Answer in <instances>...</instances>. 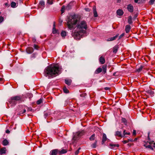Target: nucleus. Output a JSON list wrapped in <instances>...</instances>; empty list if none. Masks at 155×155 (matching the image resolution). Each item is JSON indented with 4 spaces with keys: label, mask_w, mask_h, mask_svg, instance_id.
<instances>
[{
    "label": "nucleus",
    "mask_w": 155,
    "mask_h": 155,
    "mask_svg": "<svg viewBox=\"0 0 155 155\" xmlns=\"http://www.w3.org/2000/svg\"><path fill=\"white\" fill-rule=\"evenodd\" d=\"M79 19L78 16L75 14L71 15L67 20L68 27L71 30L75 29V33L80 35L85 33L87 28V22L84 21H78Z\"/></svg>",
    "instance_id": "f257e3e1"
},
{
    "label": "nucleus",
    "mask_w": 155,
    "mask_h": 155,
    "mask_svg": "<svg viewBox=\"0 0 155 155\" xmlns=\"http://www.w3.org/2000/svg\"><path fill=\"white\" fill-rule=\"evenodd\" d=\"M58 72V65L53 64L45 68L44 71V75L48 78H51L57 76Z\"/></svg>",
    "instance_id": "f03ea898"
},
{
    "label": "nucleus",
    "mask_w": 155,
    "mask_h": 155,
    "mask_svg": "<svg viewBox=\"0 0 155 155\" xmlns=\"http://www.w3.org/2000/svg\"><path fill=\"white\" fill-rule=\"evenodd\" d=\"M23 101V99L21 96H15L11 97L8 100V106L9 107L15 106L17 102H21Z\"/></svg>",
    "instance_id": "7ed1b4c3"
},
{
    "label": "nucleus",
    "mask_w": 155,
    "mask_h": 155,
    "mask_svg": "<svg viewBox=\"0 0 155 155\" xmlns=\"http://www.w3.org/2000/svg\"><path fill=\"white\" fill-rule=\"evenodd\" d=\"M21 109H20L19 110L18 114L19 115H22L26 112V110L27 109L26 108V106L24 105H21Z\"/></svg>",
    "instance_id": "20e7f679"
},
{
    "label": "nucleus",
    "mask_w": 155,
    "mask_h": 155,
    "mask_svg": "<svg viewBox=\"0 0 155 155\" xmlns=\"http://www.w3.org/2000/svg\"><path fill=\"white\" fill-rule=\"evenodd\" d=\"M83 133V131H78L74 136L73 138V140H78L80 136L82 135Z\"/></svg>",
    "instance_id": "39448f33"
},
{
    "label": "nucleus",
    "mask_w": 155,
    "mask_h": 155,
    "mask_svg": "<svg viewBox=\"0 0 155 155\" xmlns=\"http://www.w3.org/2000/svg\"><path fill=\"white\" fill-rule=\"evenodd\" d=\"M127 8L128 11L130 12H132L134 11V7L131 4H129L127 5Z\"/></svg>",
    "instance_id": "423d86ee"
},
{
    "label": "nucleus",
    "mask_w": 155,
    "mask_h": 155,
    "mask_svg": "<svg viewBox=\"0 0 155 155\" xmlns=\"http://www.w3.org/2000/svg\"><path fill=\"white\" fill-rule=\"evenodd\" d=\"M119 35V34H117L116 35L114 36L110 37V38H107V41H113L115 40L118 37Z\"/></svg>",
    "instance_id": "0eeeda50"
},
{
    "label": "nucleus",
    "mask_w": 155,
    "mask_h": 155,
    "mask_svg": "<svg viewBox=\"0 0 155 155\" xmlns=\"http://www.w3.org/2000/svg\"><path fill=\"white\" fill-rule=\"evenodd\" d=\"M38 6L39 8L41 9H43L45 6V2L43 1H40Z\"/></svg>",
    "instance_id": "6e6552de"
},
{
    "label": "nucleus",
    "mask_w": 155,
    "mask_h": 155,
    "mask_svg": "<svg viewBox=\"0 0 155 155\" xmlns=\"http://www.w3.org/2000/svg\"><path fill=\"white\" fill-rule=\"evenodd\" d=\"M107 140V136H106V134L104 133L103 134L102 141L101 142V144H104L105 141Z\"/></svg>",
    "instance_id": "1a4fd4ad"
},
{
    "label": "nucleus",
    "mask_w": 155,
    "mask_h": 155,
    "mask_svg": "<svg viewBox=\"0 0 155 155\" xmlns=\"http://www.w3.org/2000/svg\"><path fill=\"white\" fill-rule=\"evenodd\" d=\"M65 83L68 86L70 85L72 83V81L71 79H65Z\"/></svg>",
    "instance_id": "9d476101"
},
{
    "label": "nucleus",
    "mask_w": 155,
    "mask_h": 155,
    "mask_svg": "<svg viewBox=\"0 0 155 155\" xmlns=\"http://www.w3.org/2000/svg\"><path fill=\"white\" fill-rule=\"evenodd\" d=\"M57 149H54L51 150L50 153V155H56L58 153Z\"/></svg>",
    "instance_id": "9b49d317"
},
{
    "label": "nucleus",
    "mask_w": 155,
    "mask_h": 155,
    "mask_svg": "<svg viewBox=\"0 0 155 155\" xmlns=\"http://www.w3.org/2000/svg\"><path fill=\"white\" fill-rule=\"evenodd\" d=\"M26 51L27 53L28 54H31L33 51V49L31 47H28L26 49Z\"/></svg>",
    "instance_id": "f8f14e48"
},
{
    "label": "nucleus",
    "mask_w": 155,
    "mask_h": 155,
    "mask_svg": "<svg viewBox=\"0 0 155 155\" xmlns=\"http://www.w3.org/2000/svg\"><path fill=\"white\" fill-rule=\"evenodd\" d=\"M131 28V27L130 25H127L126 26L125 31L126 33H128L130 31Z\"/></svg>",
    "instance_id": "ddd939ff"
},
{
    "label": "nucleus",
    "mask_w": 155,
    "mask_h": 155,
    "mask_svg": "<svg viewBox=\"0 0 155 155\" xmlns=\"http://www.w3.org/2000/svg\"><path fill=\"white\" fill-rule=\"evenodd\" d=\"M115 135L116 136H117L120 137H124V136H123L121 134V132L118 131L116 132Z\"/></svg>",
    "instance_id": "4468645a"
},
{
    "label": "nucleus",
    "mask_w": 155,
    "mask_h": 155,
    "mask_svg": "<svg viewBox=\"0 0 155 155\" xmlns=\"http://www.w3.org/2000/svg\"><path fill=\"white\" fill-rule=\"evenodd\" d=\"M119 145L118 144H113L110 143V148L112 149H114L115 147H119Z\"/></svg>",
    "instance_id": "2eb2a0df"
},
{
    "label": "nucleus",
    "mask_w": 155,
    "mask_h": 155,
    "mask_svg": "<svg viewBox=\"0 0 155 155\" xmlns=\"http://www.w3.org/2000/svg\"><path fill=\"white\" fill-rule=\"evenodd\" d=\"M117 15L119 16L122 15L124 14L123 11L121 9H118L117 11Z\"/></svg>",
    "instance_id": "dca6fc26"
},
{
    "label": "nucleus",
    "mask_w": 155,
    "mask_h": 155,
    "mask_svg": "<svg viewBox=\"0 0 155 155\" xmlns=\"http://www.w3.org/2000/svg\"><path fill=\"white\" fill-rule=\"evenodd\" d=\"M94 16V17H97V14L96 10V7L95 6H94L93 8Z\"/></svg>",
    "instance_id": "f3484780"
},
{
    "label": "nucleus",
    "mask_w": 155,
    "mask_h": 155,
    "mask_svg": "<svg viewBox=\"0 0 155 155\" xmlns=\"http://www.w3.org/2000/svg\"><path fill=\"white\" fill-rule=\"evenodd\" d=\"M99 61L101 64H104L105 62L104 58L102 56H101L99 58Z\"/></svg>",
    "instance_id": "a211bd4d"
},
{
    "label": "nucleus",
    "mask_w": 155,
    "mask_h": 155,
    "mask_svg": "<svg viewBox=\"0 0 155 155\" xmlns=\"http://www.w3.org/2000/svg\"><path fill=\"white\" fill-rule=\"evenodd\" d=\"M63 92L65 94H68L69 93V90L67 88L66 86H64L63 88Z\"/></svg>",
    "instance_id": "6ab92c4d"
},
{
    "label": "nucleus",
    "mask_w": 155,
    "mask_h": 155,
    "mask_svg": "<svg viewBox=\"0 0 155 155\" xmlns=\"http://www.w3.org/2000/svg\"><path fill=\"white\" fill-rule=\"evenodd\" d=\"M132 18L131 16H130L128 17V22L130 24H131L133 23Z\"/></svg>",
    "instance_id": "aec40b11"
},
{
    "label": "nucleus",
    "mask_w": 155,
    "mask_h": 155,
    "mask_svg": "<svg viewBox=\"0 0 155 155\" xmlns=\"http://www.w3.org/2000/svg\"><path fill=\"white\" fill-rule=\"evenodd\" d=\"M118 48V45L115 46L113 48V52L114 53H116L117 52Z\"/></svg>",
    "instance_id": "412c9836"
},
{
    "label": "nucleus",
    "mask_w": 155,
    "mask_h": 155,
    "mask_svg": "<svg viewBox=\"0 0 155 155\" xmlns=\"http://www.w3.org/2000/svg\"><path fill=\"white\" fill-rule=\"evenodd\" d=\"M8 143L9 142L8 140H7L5 139L3 141L2 144L4 146H6L8 144Z\"/></svg>",
    "instance_id": "4be33fe9"
},
{
    "label": "nucleus",
    "mask_w": 155,
    "mask_h": 155,
    "mask_svg": "<svg viewBox=\"0 0 155 155\" xmlns=\"http://www.w3.org/2000/svg\"><path fill=\"white\" fill-rule=\"evenodd\" d=\"M97 140H96L95 141V142L91 145V147L93 148H95L97 147Z\"/></svg>",
    "instance_id": "5701e85b"
},
{
    "label": "nucleus",
    "mask_w": 155,
    "mask_h": 155,
    "mask_svg": "<svg viewBox=\"0 0 155 155\" xmlns=\"http://www.w3.org/2000/svg\"><path fill=\"white\" fill-rule=\"evenodd\" d=\"M55 27V23H54V25H53V29H52V33L54 34H56L57 32V30L56 29Z\"/></svg>",
    "instance_id": "b1692460"
},
{
    "label": "nucleus",
    "mask_w": 155,
    "mask_h": 155,
    "mask_svg": "<svg viewBox=\"0 0 155 155\" xmlns=\"http://www.w3.org/2000/svg\"><path fill=\"white\" fill-rule=\"evenodd\" d=\"M5 152L6 150L5 148H3L0 149V154H1L5 153Z\"/></svg>",
    "instance_id": "393cba45"
},
{
    "label": "nucleus",
    "mask_w": 155,
    "mask_h": 155,
    "mask_svg": "<svg viewBox=\"0 0 155 155\" xmlns=\"http://www.w3.org/2000/svg\"><path fill=\"white\" fill-rule=\"evenodd\" d=\"M67 152V150L62 149L61 151H59V153L61 154H64L66 153Z\"/></svg>",
    "instance_id": "a878e982"
},
{
    "label": "nucleus",
    "mask_w": 155,
    "mask_h": 155,
    "mask_svg": "<svg viewBox=\"0 0 155 155\" xmlns=\"http://www.w3.org/2000/svg\"><path fill=\"white\" fill-rule=\"evenodd\" d=\"M95 138V134H93L90 137L89 139L91 141L94 140Z\"/></svg>",
    "instance_id": "bb28decb"
},
{
    "label": "nucleus",
    "mask_w": 155,
    "mask_h": 155,
    "mask_svg": "<svg viewBox=\"0 0 155 155\" xmlns=\"http://www.w3.org/2000/svg\"><path fill=\"white\" fill-rule=\"evenodd\" d=\"M122 122L124 123V124L126 125L127 124V121L126 119L124 118H122L121 119Z\"/></svg>",
    "instance_id": "cd10ccee"
},
{
    "label": "nucleus",
    "mask_w": 155,
    "mask_h": 155,
    "mask_svg": "<svg viewBox=\"0 0 155 155\" xmlns=\"http://www.w3.org/2000/svg\"><path fill=\"white\" fill-rule=\"evenodd\" d=\"M102 70H103V72L104 74H105L106 72L107 71L106 66L103 65L102 67Z\"/></svg>",
    "instance_id": "c85d7f7f"
},
{
    "label": "nucleus",
    "mask_w": 155,
    "mask_h": 155,
    "mask_svg": "<svg viewBox=\"0 0 155 155\" xmlns=\"http://www.w3.org/2000/svg\"><path fill=\"white\" fill-rule=\"evenodd\" d=\"M102 71V69L101 68H98L95 71L96 74H98L101 72Z\"/></svg>",
    "instance_id": "c756f323"
},
{
    "label": "nucleus",
    "mask_w": 155,
    "mask_h": 155,
    "mask_svg": "<svg viewBox=\"0 0 155 155\" xmlns=\"http://www.w3.org/2000/svg\"><path fill=\"white\" fill-rule=\"evenodd\" d=\"M16 3L14 2H12L11 4V6L12 8H14L16 7Z\"/></svg>",
    "instance_id": "7c9ffc66"
},
{
    "label": "nucleus",
    "mask_w": 155,
    "mask_h": 155,
    "mask_svg": "<svg viewBox=\"0 0 155 155\" xmlns=\"http://www.w3.org/2000/svg\"><path fill=\"white\" fill-rule=\"evenodd\" d=\"M53 0H47V3L49 5H52L53 3Z\"/></svg>",
    "instance_id": "2f4dec72"
},
{
    "label": "nucleus",
    "mask_w": 155,
    "mask_h": 155,
    "mask_svg": "<svg viewBox=\"0 0 155 155\" xmlns=\"http://www.w3.org/2000/svg\"><path fill=\"white\" fill-rule=\"evenodd\" d=\"M61 35L62 37H64L66 35V33L65 31H63L61 33Z\"/></svg>",
    "instance_id": "473e14b6"
},
{
    "label": "nucleus",
    "mask_w": 155,
    "mask_h": 155,
    "mask_svg": "<svg viewBox=\"0 0 155 155\" xmlns=\"http://www.w3.org/2000/svg\"><path fill=\"white\" fill-rule=\"evenodd\" d=\"M123 134L124 135L123 136H124V137L126 135H130V134L129 132H126V130H123Z\"/></svg>",
    "instance_id": "72a5a7b5"
},
{
    "label": "nucleus",
    "mask_w": 155,
    "mask_h": 155,
    "mask_svg": "<svg viewBox=\"0 0 155 155\" xmlns=\"http://www.w3.org/2000/svg\"><path fill=\"white\" fill-rule=\"evenodd\" d=\"M43 98H41L38 100L37 102V104H39L42 102Z\"/></svg>",
    "instance_id": "f704fd0d"
},
{
    "label": "nucleus",
    "mask_w": 155,
    "mask_h": 155,
    "mask_svg": "<svg viewBox=\"0 0 155 155\" xmlns=\"http://www.w3.org/2000/svg\"><path fill=\"white\" fill-rule=\"evenodd\" d=\"M144 146L146 148H147L150 149L152 150H153V148L151 147V146H150V145L146 146V145L145 144V145H144Z\"/></svg>",
    "instance_id": "c9c22d12"
},
{
    "label": "nucleus",
    "mask_w": 155,
    "mask_h": 155,
    "mask_svg": "<svg viewBox=\"0 0 155 155\" xmlns=\"http://www.w3.org/2000/svg\"><path fill=\"white\" fill-rule=\"evenodd\" d=\"M143 67L142 66H141L140 68L137 69V71L138 72H140L141 71Z\"/></svg>",
    "instance_id": "e433bc0d"
},
{
    "label": "nucleus",
    "mask_w": 155,
    "mask_h": 155,
    "mask_svg": "<svg viewBox=\"0 0 155 155\" xmlns=\"http://www.w3.org/2000/svg\"><path fill=\"white\" fill-rule=\"evenodd\" d=\"M65 7L64 6H62L61 9V14L63 13L65 10Z\"/></svg>",
    "instance_id": "4c0bfd02"
},
{
    "label": "nucleus",
    "mask_w": 155,
    "mask_h": 155,
    "mask_svg": "<svg viewBox=\"0 0 155 155\" xmlns=\"http://www.w3.org/2000/svg\"><path fill=\"white\" fill-rule=\"evenodd\" d=\"M148 92L151 95V96H153L154 94V92L153 91L151 90L148 91Z\"/></svg>",
    "instance_id": "58836bf2"
},
{
    "label": "nucleus",
    "mask_w": 155,
    "mask_h": 155,
    "mask_svg": "<svg viewBox=\"0 0 155 155\" xmlns=\"http://www.w3.org/2000/svg\"><path fill=\"white\" fill-rule=\"evenodd\" d=\"M26 108L27 109L28 111H31L32 110V109L31 107H28L27 106H26Z\"/></svg>",
    "instance_id": "ea45409f"
},
{
    "label": "nucleus",
    "mask_w": 155,
    "mask_h": 155,
    "mask_svg": "<svg viewBox=\"0 0 155 155\" xmlns=\"http://www.w3.org/2000/svg\"><path fill=\"white\" fill-rule=\"evenodd\" d=\"M80 149L81 148H79L78 149L77 151H76V152L75 153V155H77L78 154L79 152V150H80Z\"/></svg>",
    "instance_id": "a19ab883"
},
{
    "label": "nucleus",
    "mask_w": 155,
    "mask_h": 155,
    "mask_svg": "<svg viewBox=\"0 0 155 155\" xmlns=\"http://www.w3.org/2000/svg\"><path fill=\"white\" fill-rule=\"evenodd\" d=\"M124 35V33H122L121 35L119 37L118 40L120 39L121 38H122Z\"/></svg>",
    "instance_id": "79ce46f5"
},
{
    "label": "nucleus",
    "mask_w": 155,
    "mask_h": 155,
    "mask_svg": "<svg viewBox=\"0 0 155 155\" xmlns=\"http://www.w3.org/2000/svg\"><path fill=\"white\" fill-rule=\"evenodd\" d=\"M4 20V18L2 16H0V23H2Z\"/></svg>",
    "instance_id": "37998d69"
},
{
    "label": "nucleus",
    "mask_w": 155,
    "mask_h": 155,
    "mask_svg": "<svg viewBox=\"0 0 155 155\" xmlns=\"http://www.w3.org/2000/svg\"><path fill=\"white\" fill-rule=\"evenodd\" d=\"M34 47L35 49L38 50V45H36L35 44L34 46Z\"/></svg>",
    "instance_id": "c03bdc74"
},
{
    "label": "nucleus",
    "mask_w": 155,
    "mask_h": 155,
    "mask_svg": "<svg viewBox=\"0 0 155 155\" xmlns=\"http://www.w3.org/2000/svg\"><path fill=\"white\" fill-rule=\"evenodd\" d=\"M155 0H150L149 2V3L151 5L153 4Z\"/></svg>",
    "instance_id": "a18cd8bd"
},
{
    "label": "nucleus",
    "mask_w": 155,
    "mask_h": 155,
    "mask_svg": "<svg viewBox=\"0 0 155 155\" xmlns=\"http://www.w3.org/2000/svg\"><path fill=\"white\" fill-rule=\"evenodd\" d=\"M35 54H33L31 55V58H34L35 57Z\"/></svg>",
    "instance_id": "49530a36"
},
{
    "label": "nucleus",
    "mask_w": 155,
    "mask_h": 155,
    "mask_svg": "<svg viewBox=\"0 0 155 155\" xmlns=\"http://www.w3.org/2000/svg\"><path fill=\"white\" fill-rule=\"evenodd\" d=\"M123 143H124V144H125V143H127L128 142V140H124L122 141Z\"/></svg>",
    "instance_id": "de8ad7c7"
},
{
    "label": "nucleus",
    "mask_w": 155,
    "mask_h": 155,
    "mask_svg": "<svg viewBox=\"0 0 155 155\" xmlns=\"http://www.w3.org/2000/svg\"><path fill=\"white\" fill-rule=\"evenodd\" d=\"M133 135H135L136 134V131L135 130H134L133 132Z\"/></svg>",
    "instance_id": "09e8293b"
},
{
    "label": "nucleus",
    "mask_w": 155,
    "mask_h": 155,
    "mask_svg": "<svg viewBox=\"0 0 155 155\" xmlns=\"http://www.w3.org/2000/svg\"><path fill=\"white\" fill-rule=\"evenodd\" d=\"M84 9L86 11L89 12L90 11V9L88 8H85Z\"/></svg>",
    "instance_id": "8fccbe9b"
},
{
    "label": "nucleus",
    "mask_w": 155,
    "mask_h": 155,
    "mask_svg": "<svg viewBox=\"0 0 155 155\" xmlns=\"http://www.w3.org/2000/svg\"><path fill=\"white\" fill-rule=\"evenodd\" d=\"M58 69H59V74L61 73V68H60L59 66V68H58Z\"/></svg>",
    "instance_id": "3c124183"
},
{
    "label": "nucleus",
    "mask_w": 155,
    "mask_h": 155,
    "mask_svg": "<svg viewBox=\"0 0 155 155\" xmlns=\"http://www.w3.org/2000/svg\"><path fill=\"white\" fill-rule=\"evenodd\" d=\"M48 115H49V114H48L47 113H45L44 114L45 117V118H46V117L48 116Z\"/></svg>",
    "instance_id": "603ef678"
},
{
    "label": "nucleus",
    "mask_w": 155,
    "mask_h": 155,
    "mask_svg": "<svg viewBox=\"0 0 155 155\" xmlns=\"http://www.w3.org/2000/svg\"><path fill=\"white\" fill-rule=\"evenodd\" d=\"M127 140H128V142H129V141H130V142L134 141V140L133 139H128Z\"/></svg>",
    "instance_id": "864d4df0"
},
{
    "label": "nucleus",
    "mask_w": 155,
    "mask_h": 155,
    "mask_svg": "<svg viewBox=\"0 0 155 155\" xmlns=\"http://www.w3.org/2000/svg\"><path fill=\"white\" fill-rule=\"evenodd\" d=\"M6 133L7 134H9L10 133V131L8 130H7L6 131Z\"/></svg>",
    "instance_id": "5fc2aeb1"
},
{
    "label": "nucleus",
    "mask_w": 155,
    "mask_h": 155,
    "mask_svg": "<svg viewBox=\"0 0 155 155\" xmlns=\"http://www.w3.org/2000/svg\"><path fill=\"white\" fill-rule=\"evenodd\" d=\"M148 142L150 144H152L153 143L154 141H149Z\"/></svg>",
    "instance_id": "6e6d98bb"
},
{
    "label": "nucleus",
    "mask_w": 155,
    "mask_h": 155,
    "mask_svg": "<svg viewBox=\"0 0 155 155\" xmlns=\"http://www.w3.org/2000/svg\"><path fill=\"white\" fill-rule=\"evenodd\" d=\"M149 134H150V133L149 132L148 133V137H147L148 139L149 140H150V137H149Z\"/></svg>",
    "instance_id": "4d7b16f0"
},
{
    "label": "nucleus",
    "mask_w": 155,
    "mask_h": 155,
    "mask_svg": "<svg viewBox=\"0 0 155 155\" xmlns=\"http://www.w3.org/2000/svg\"><path fill=\"white\" fill-rule=\"evenodd\" d=\"M109 88L108 87H106L105 88V90H109Z\"/></svg>",
    "instance_id": "13d9d810"
},
{
    "label": "nucleus",
    "mask_w": 155,
    "mask_h": 155,
    "mask_svg": "<svg viewBox=\"0 0 155 155\" xmlns=\"http://www.w3.org/2000/svg\"><path fill=\"white\" fill-rule=\"evenodd\" d=\"M32 40L33 42H35L36 41V39L35 38H33L32 39Z\"/></svg>",
    "instance_id": "bf43d9fd"
},
{
    "label": "nucleus",
    "mask_w": 155,
    "mask_h": 155,
    "mask_svg": "<svg viewBox=\"0 0 155 155\" xmlns=\"http://www.w3.org/2000/svg\"><path fill=\"white\" fill-rule=\"evenodd\" d=\"M30 98L31 97H32V94H30Z\"/></svg>",
    "instance_id": "052dcab7"
},
{
    "label": "nucleus",
    "mask_w": 155,
    "mask_h": 155,
    "mask_svg": "<svg viewBox=\"0 0 155 155\" xmlns=\"http://www.w3.org/2000/svg\"><path fill=\"white\" fill-rule=\"evenodd\" d=\"M137 140V138H135L134 140V141H136Z\"/></svg>",
    "instance_id": "680f3d73"
},
{
    "label": "nucleus",
    "mask_w": 155,
    "mask_h": 155,
    "mask_svg": "<svg viewBox=\"0 0 155 155\" xmlns=\"http://www.w3.org/2000/svg\"><path fill=\"white\" fill-rule=\"evenodd\" d=\"M3 80V79L2 78H0V81H2Z\"/></svg>",
    "instance_id": "e2e57ef3"
},
{
    "label": "nucleus",
    "mask_w": 155,
    "mask_h": 155,
    "mask_svg": "<svg viewBox=\"0 0 155 155\" xmlns=\"http://www.w3.org/2000/svg\"><path fill=\"white\" fill-rule=\"evenodd\" d=\"M153 144H154V145H153V147L155 148V143H154Z\"/></svg>",
    "instance_id": "0e129e2a"
},
{
    "label": "nucleus",
    "mask_w": 155,
    "mask_h": 155,
    "mask_svg": "<svg viewBox=\"0 0 155 155\" xmlns=\"http://www.w3.org/2000/svg\"><path fill=\"white\" fill-rule=\"evenodd\" d=\"M116 74V73H115H115H114V74H113V75H115V74Z\"/></svg>",
    "instance_id": "69168bd1"
},
{
    "label": "nucleus",
    "mask_w": 155,
    "mask_h": 155,
    "mask_svg": "<svg viewBox=\"0 0 155 155\" xmlns=\"http://www.w3.org/2000/svg\"><path fill=\"white\" fill-rule=\"evenodd\" d=\"M136 17H135V18H134V19H135L136 18Z\"/></svg>",
    "instance_id": "338daca9"
},
{
    "label": "nucleus",
    "mask_w": 155,
    "mask_h": 155,
    "mask_svg": "<svg viewBox=\"0 0 155 155\" xmlns=\"http://www.w3.org/2000/svg\"><path fill=\"white\" fill-rule=\"evenodd\" d=\"M118 1H120V0H117Z\"/></svg>",
    "instance_id": "774afa93"
}]
</instances>
